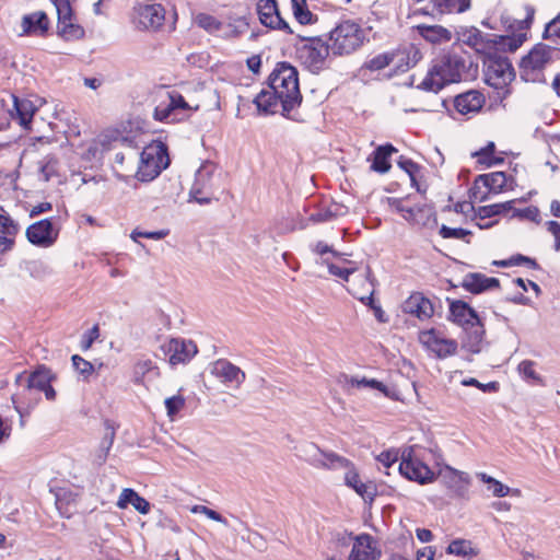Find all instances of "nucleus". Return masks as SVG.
<instances>
[{"mask_svg": "<svg viewBox=\"0 0 560 560\" xmlns=\"http://www.w3.org/2000/svg\"><path fill=\"white\" fill-rule=\"evenodd\" d=\"M471 62L456 52H450L435 60L418 89L438 93L445 85L463 80Z\"/></svg>", "mask_w": 560, "mask_h": 560, "instance_id": "f257e3e1", "label": "nucleus"}, {"mask_svg": "<svg viewBox=\"0 0 560 560\" xmlns=\"http://www.w3.org/2000/svg\"><path fill=\"white\" fill-rule=\"evenodd\" d=\"M268 86L277 90L283 116L288 117L291 110L300 106L302 94L299 88V72L289 62H279L276 66L268 78Z\"/></svg>", "mask_w": 560, "mask_h": 560, "instance_id": "f03ea898", "label": "nucleus"}, {"mask_svg": "<svg viewBox=\"0 0 560 560\" xmlns=\"http://www.w3.org/2000/svg\"><path fill=\"white\" fill-rule=\"evenodd\" d=\"M365 40V32L359 23L343 20L329 32V47L335 56L350 55Z\"/></svg>", "mask_w": 560, "mask_h": 560, "instance_id": "7ed1b4c3", "label": "nucleus"}, {"mask_svg": "<svg viewBox=\"0 0 560 560\" xmlns=\"http://www.w3.org/2000/svg\"><path fill=\"white\" fill-rule=\"evenodd\" d=\"M170 164L167 147L158 141L143 149L137 171V177L141 182L154 179Z\"/></svg>", "mask_w": 560, "mask_h": 560, "instance_id": "20e7f679", "label": "nucleus"}, {"mask_svg": "<svg viewBox=\"0 0 560 560\" xmlns=\"http://www.w3.org/2000/svg\"><path fill=\"white\" fill-rule=\"evenodd\" d=\"M555 52L559 54L560 49L542 43L536 44L530 51L521 59V78L527 82L538 81L542 70L552 61V55Z\"/></svg>", "mask_w": 560, "mask_h": 560, "instance_id": "39448f33", "label": "nucleus"}, {"mask_svg": "<svg viewBox=\"0 0 560 560\" xmlns=\"http://www.w3.org/2000/svg\"><path fill=\"white\" fill-rule=\"evenodd\" d=\"M483 66L486 82L494 89H503L515 78L509 58L498 51H487Z\"/></svg>", "mask_w": 560, "mask_h": 560, "instance_id": "423d86ee", "label": "nucleus"}, {"mask_svg": "<svg viewBox=\"0 0 560 560\" xmlns=\"http://www.w3.org/2000/svg\"><path fill=\"white\" fill-rule=\"evenodd\" d=\"M299 37L302 42V45L298 47L299 59L310 71L318 73L324 69L331 48L320 37Z\"/></svg>", "mask_w": 560, "mask_h": 560, "instance_id": "0eeeda50", "label": "nucleus"}, {"mask_svg": "<svg viewBox=\"0 0 560 560\" xmlns=\"http://www.w3.org/2000/svg\"><path fill=\"white\" fill-rule=\"evenodd\" d=\"M217 164L205 161L196 171L195 180L189 191V197L200 205H208L213 198L215 188L214 174Z\"/></svg>", "mask_w": 560, "mask_h": 560, "instance_id": "6e6552de", "label": "nucleus"}, {"mask_svg": "<svg viewBox=\"0 0 560 560\" xmlns=\"http://www.w3.org/2000/svg\"><path fill=\"white\" fill-rule=\"evenodd\" d=\"M300 452L301 458L315 468L347 469L351 465L349 459L334 452L324 451L314 443H306L302 445Z\"/></svg>", "mask_w": 560, "mask_h": 560, "instance_id": "1a4fd4ad", "label": "nucleus"}, {"mask_svg": "<svg viewBox=\"0 0 560 560\" xmlns=\"http://www.w3.org/2000/svg\"><path fill=\"white\" fill-rule=\"evenodd\" d=\"M337 547L348 548L351 546V552L347 560H377L378 553L372 547V537L368 534L355 538L352 535H342L335 541ZM329 560H342L340 557L332 556Z\"/></svg>", "mask_w": 560, "mask_h": 560, "instance_id": "9d476101", "label": "nucleus"}, {"mask_svg": "<svg viewBox=\"0 0 560 560\" xmlns=\"http://www.w3.org/2000/svg\"><path fill=\"white\" fill-rule=\"evenodd\" d=\"M533 19L534 9H529L526 18L517 22L520 33L512 35H493V38L488 40V51H498L501 55L506 51L514 52L526 40L525 31L530 27Z\"/></svg>", "mask_w": 560, "mask_h": 560, "instance_id": "9b49d317", "label": "nucleus"}, {"mask_svg": "<svg viewBox=\"0 0 560 560\" xmlns=\"http://www.w3.org/2000/svg\"><path fill=\"white\" fill-rule=\"evenodd\" d=\"M398 470L405 478L420 485L430 483L435 479L434 472L413 455L412 447L404 450Z\"/></svg>", "mask_w": 560, "mask_h": 560, "instance_id": "f8f14e48", "label": "nucleus"}, {"mask_svg": "<svg viewBox=\"0 0 560 560\" xmlns=\"http://www.w3.org/2000/svg\"><path fill=\"white\" fill-rule=\"evenodd\" d=\"M25 234L31 244L47 248L56 243L59 235V228L56 225L54 219H43L31 224L26 229Z\"/></svg>", "mask_w": 560, "mask_h": 560, "instance_id": "ddd939ff", "label": "nucleus"}, {"mask_svg": "<svg viewBox=\"0 0 560 560\" xmlns=\"http://www.w3.org/2000/svg\"><path fill=\"white\" fill-rule=\"evenodd\" d=\"M165 20V10L158 3H139L133 8V23L139 30H159Z\"/></svg>", "mask_w": 560, "mask_h": 560, "instance_id": "4468645a", "label": "nucleus"}, {"mask_svg": "<svg viewBox=\"0 0 560 560\" xmlns=\"http://www.w3.org/2000/svg\"><path fill=\"white\" fill-rule=\"evenodd\" d=\"M420 341L430 351H432L439 359H445L454 355L457 352L458 343L454 339H447L440 335L435 329L422 331L420 334Z\"/></svg>", "mask_w": 560, "mask_h": 560, "instance_id": "2eb2a0df", "label": "nucleus"}, {"mask_svg": "<svg viewBox=\"0 0 560 560\" xmlns=\"http://www.w3.org/2000/svg\"><path fill=\"white\" fill-rule=\"evenodd\" d=\"M257 12L262 25L273 30H282L289 34L293 33L289 24L280 16L276 0H259Z\"/></svg>", "mask_w": 560, "mask_h": 560, "instance_id": "dca6fc26", "label": "nucleus"}, {"mask_svg": "<svg viewBox=\"0 0 560 560\" xmlns=\"http://www.w3.org/2000/svg\"><path fill=\"white\" fill-rule=\"evenodd\" d=\"M439 477L442 483L452 491L453 495L465 498L470 483L468 474L445 466L440 470Z\"/></svg>", "mask_w": 560, "mask_h": 560, "instance_id": "f3484780", "label": "nucleus"}, {"mask_svg": "<svg viewBox=\"0 0 560 560\" xmlns=\"http://www.w3.org/2000/svg\"><path fill=\"white\" fill-rule=\"evenodd\" d=\"M163 349L170 354V363L172 365L186 363L198 352L194 341L180 338L171 339Z\"/></svg>", "mask_w": 560, "mask_h": 560, "instance_id": "a211bd4d", "label": "nucleus"}, {"mask_svg": "<svg viewBox=\"0 0 560 560\" xmlns=\"http://www.w3.org/2000/svg\"><path fill=\"white\" fill-rule=\"evenodd\" d=\"M52 375L50 370L45 366H39L31 374L20 373L15 377V383L23 386V390L32 394L33 390L40 392L44 387L51 382Z\"/></svg>", "mask_w": 560, "mask_h": 560, "instance_id": "6ab92c4d", "label": "nucleus"}, {"mask_svg": "<svg viewBox=\"0 0 560 560\" xmlns=\"http://www.w3.org/2000/svg\"><path fill=\"white\" fill-rule=\"evenodd\" d=\"M402 311L423 320L429 319L433 315L434 306L423 294L413 293L404 302Z\"/></svg>", "mask_w": 560, "mask_h": 560, "instance_id": "aec40b11", "label": "nucleus"}, {"mask_svg": "<svg viewBox=\"0 0 560 560\" xmlns=\"http://www.w3.org/2000/svg\"><path fill=\"white\" fill-rule=\"evenodd\" d=\"M9 100L11 107L8 108V112L11 117L18 119L24 128H28L36 112L34 104L30 100L19 98L14 94H10Z\"/></svg>", "mask_w": 560, "mask_h": 560, "instance_id": "412c9836", "label": "nucleus"}, {"mask_svg": "<svg viewBox=\"0 0 560 560\" xmlns=\"http://www.w3.org/2000/svg\"><path fill=\"white\" fill-rule=\"evenodd\" d=\"M462 287L472 294H479L487 290L499 288L500 281L497 278L487 277L480 272H469L464 277Z\"/></svg>", "mask_w": 560, "mask_h": 560, "instance_id": "4be33fe9", "label": "nucleus"}, {"mask_svg": "<svg viewBox=\"0 0 560 560\" xmlns=\"http://www.w3.org/2000/svg\"><path fill=\"white\" fill-rule=\"evenodd\" d=\"M212 374L221 378L222 382L234 384L236 387L245 381V373L225 359H220L213 363Z\"/></svg>", "mask_w": 560, "mask_h": 560, "instance_id": "5701e85b", "label": "nucleus"}, {"mask_svg": "<svg viewBox=\"0 0 560 560\" xmlns=\"http://www.w3.org/2000/svg\"><path fill=\"white\" fill-rule=\"evenodd\" d=\"M485 101L482 93L476 90H470L454 98V107L459 114L468 115L471 113H478L482 108Z\"/></svg>", "mask_w": 560, "mask_h": 560, "instance_id": "b1692460", "label": "nucleus"}, {"mask_svg": "<svg viewBox=\"0 0 560 560\" xmlns=\"http://www.w3.org/2000/svg\"><path fill=\"white\" fill-rule=\"evenodd\" d=\"M465 338L462 341V348L471 353H479L482 349L485 327L478 317L475 323L463 328Z\"/></svg>", "mask_w": 560, "mask_h": 560, "instance_id": "393cba45", "label": "nucleus"}, {"mask_svg": "<svg viewBox=\"0 0 560 560\" xmlns=\"http://www.w3.org/2000/svg\"><path fill=\"white\" fill-rule=\"evenodd\" d=\"M479 316L477 312L462 300H452L450 303L448 319L463 328L475 323Z\"/></svg>", "mask_w": 560, "mask_h": 560, "instance_id": "a878e982", "label": "nucleus"}, {"mask_svg": "<svg viewBox=\"0 0 560 560\" xmlns=\"http://www.w3.org/2000/svg\"><path fill=\"white\" fill-rule=\"evenodd\" d=\"M471 0H430L425 12L435 16L445 13H463L470 8Z\"/></svg>", "mask_w": 560, "mask_h": 560, "instance_id": "bb28decb", "label": "nucleus"}, {"mask_svg": "<svg viewBox=\"0 0 560 560\" xmlns=\"http://www.w3.org/2000/svg\"><path fill=\"white\" fill-rule=\"evenodd\" d=\"M116 505L120 510H125L128 505H132L136 511L143 515L148 514L151 509L150 502L131 488L122 489Z\"/></svg>", "mask_w": 560, "mask_h": 560, "instance_id": "cd10ccee", "label": "nucleus"}, {"mask_svg": "<svg viewBox=\"0 0 560 560\" xmlns=\"http://www.w3.org/2000/svg\"><path fill=\"white\" fill-rule=\"evenodd\" d=\"M18 232V223L9 215L0 213V254L12 248Z\"/></svg>", "mask_w": 560, "mask_h": 560, "instance_id": "c85d7f7f", "label": "nucleus"}, {"mask_svg": "<svg viewBox=\"0 0 560 560\" xmlns=\"http://www.w3.org/2000/svg\"><path fill=\"white\" fill-rule=\"evenodd\" d=\"M277 90L262 89L254 100L255 105L259 112L265 114H275L277 108L281 105V98L278 97Z\"/></svg>", "mask_w": 560, "mask_h": 560, "instance_id": "c756f323", "label": "nucleus"}, {"mask_svg": "<svg viewBox=\"0 0 560 560\" xmlns=\"http://www.w3.org/2000/svg\"><path fill=\"white\" fill-rule=\"evenodd\" d=\"M412 214L408 222L425 228H433L436 225V214L433 207L429 205H417L412 207Z\"/></svg>", "mask_w": 560, "mask_h": 560, "instance_id": "7c9ffc66", "label": "nucleus"}, {"mask_svg": "<svg viewBox=\"0 0 560 560\" xmlns=\"http://www.w3.org/2000/svg\"><path fill=\"white\" fill-rule=\"evenodd\" d=\"M396 151L390 143L377 147L373 152L371 170L381 174L387 173L392 166L389 156Z\"/></svg>", "mask_w": 560, "mask_h": 560, "instance_id": "2f4dec72", "label": "nucleus"}, {"mask_svg": "<svg viewBox=\"0 0 560 560\" xmlns=\"http://www.w3.org/2000/svg\"><path fill=\"white\" fill-rule=\"evenodd\" d=\"M404 60V51L395 50L380 54L364 63L370 71H380L388 67L390 63Z\"/></svg>", "mask_w": 560, "mask_h": 560, "instance_id": "473e14b6", "label": "nucleus"}, {"mask_svg": "<svg viewBox=\"0 0 560 560\" xmlns=\"http://www.w3.org/2000/svg\"><path fill=\"white\" fill-rule=\"evenodd\" d=\"M419 34L432 44L448 42L452 37L451 32L441 25H418Z\"/></svg>", "mask_w": 560, "mask_h": 560, "instance_id": "72a5a7b5", "label": "nucleus"}, {"mask_svg": "<svg viewBox=\"0 0 560 560\" xmlns=\"http://www.w3.org/2000/svg\"><path fill=\"white\" fill-rule=\"evenodd\" d=\"M345 481L347 486L351 487L364 500H373L375 495V487L372 483L362 482L354 470L347 471Z\"/></svg>", "mask_w": 560, "mask_h": 560, "instance_id": "f704fd0d", "label": "nucleus"}, {"mask_svg": "<svg viewBox=\"0 0 560 560\" xmlns=\"http://www.w3.org/2000/svg\"><path fill=\"white\" fill-rule=\"evenodd\" d=\"M22 28L26 34L40 31L42 33L48 30V18L45 12L38 11L32 14L24 15L22 19Z\"/></svg>", "mask_w": 560, "mask_h": 560, "instance_id": "c9c22d12", "label": "nucleus"}, {"mask_svg": "<svg viewBox=\"0 0 560 560\" xmlns=\"http://www.w3.org/2000/svg\"><path fill=\"white\" fill-rule=\"evenodd\" d=\"M481 183L485 187L492 192H500L504 189L508 183V176L504 172H493L490 174L479 175L475 180V186Z\"/></svg>", "mask_w": 560, "mask_h": 560, "instance_id": "e433bc0d", "label": "nucleus"}, {"mask_svg": "<svg viewBox=\"0 0 560 560\" xmlns=\"http://www.w3.org/2000/svg\"><path fill=\"white\" fill-rule=\"evenodd\" d=\"M293 14L300 24H312L318 21L306 5V0H291Z\"/></svg>", "mask_w": 560, "mask_h": 560, "instance_id": "4c0bfd02", "label": "nucleus"}, {"mask_svg": "<svg viewBox=\"0 0 560 560\" xmlns=\"http://www.w3.org/2000/svg\"><path fill=\"white\" fill-rule=\"evenodd\" d=\"M477 478H479L483 483L488 485V490L491 491L493 497L503 498L506 497L511 491L508 486L503 485L501 481L487 475L486 472H478Z\"/></svg>", "mask_w": 560, "mask_h": 560, "instance_id": "58836bf2", "label": "nucleus"}, {"mask_svg": "<svg viewBox=\"0 0 560 560\" xmlns=\"http://www.w3.org/2000/svg\"><path fill=\"white\" fill-rule=\"evenodd\" d=\"M513 203H514V201L511 200V201L501 202V203L482 206V207L478 208L477 215L480 219H487V218L500 215V214H503V213L510 211L513 208Z\"/></svg>", "mask_w": 560, "mask_h": 560, "instance_id": "ea45409f", "label": "nucleus"}, {"mask_svg": "<svg viewBox=\"0 0 560 560\" xmlns=\"http://www.w3.org/2000/svg\"><path fill=\"white\" fill-rule=\"evenodd\" d=\"M464 42L474 47L477 51H485V54L488 51V40L485 42V37L482 33L476 28L471 27L470 30L466 31L464 34Z\"/></svg>", "mask_w": 560, "mask_h": 560, "instance_id": "a19ab883", "label": "nucleus"}, {"mask_svg": "<svg viewBox=\"0 0 560 560\" xmlns=\"http://www.w3.org/2000/svg\"><path fill=\"white\" fill-rule=\"evenodd\" d=\"M446 552L450 555H456L465 558H471L477 555V551L472 548L471 542L465 539H455L453 540Z\"/></svg>", "mask_w": 560, "mask_h": 560, "instance_id": "79ce46f5", "label": "nucleus"}, {"mask_svg": "<svg viewBox=\"0 0 560 560\" xmlns=\"http://www.w3.org/2000/svg\"><path fill=\"white\" fill-rule=\"evenodd\" d=\"M153 117L158 121H176L182 119V117L175 113L168 101L166 103L163 102L159 104L154 108Z\"/></svg>", "mask_w": 560, "mask_h": 560, "instance_id": "37998d69", "label": "nucleus"}, {"mask_svg": "<svg viewBox=\"0 0 560 560\" xmlns=\"http://www.w3.org/2000/svg\"><path fill=\"white\" fill-rule=\"evenodd\" d=\"M495 150V144L493 142H488V144L480 149L478 152L474 153V156L479 158V162L486 164L487 166H492L497 164L503 163L502 158H494L493 153Z\"/></svg>", "mask_w": 560, "mask_h": 560, "instance_id": "c03bdc74", "label": "nucleus"}, {"mask_svg": "<svg viewBox=\"0 0 560 560\" xmlns=\"http://www.w3.org/2000/svg\"><path fill=\"white\" fill-rule=\"evenodd\" d=\"M350 383L352 386H357V387H371L373 389H377L387 397L393 396V390L390 388H388L385 384H383L382 382H378L375 378H371V380H368L365 377H363L361 380L351 378Z\"/></svg>", "mask_w": 560, "mask_h": 560, "instance_id": "a18cd8bd", "label": "nucleus"}, {"mask_svg": "<svg viewBox=\"0 0 560 560\" xmlns=\"http://www.w3.org/2000/svg\"><path fill=\"white\" fill-rule=\"evenodd\" d=\"M249 28V24L247 23L246 19L240 18L234 20L233 22L229 23L223 31V35L226 37H238L245 32H247Z\"/></svg>", "mask_w": 560, "mask_h": 560, "instance_id": "49530a36", "label": "nucleus"}, {"mask_svg": "<svg viewBox=\"0 0 560 560\" xmlns=\"http://www.w3.org/2000/svg\"><path fill=\"white\" fill-rule=\"evenodd\" d=\"M542 37L560 45V15L558 14L545 27Z\"/></svg>", "mask_w": 560, "mask_h": 560, "instance_id": "de8ad7c7", "label": "nucleus"}, {"mask_svg": "<svg viewBox=\"0 0 560 560\" xmlns=\"http://www.w3.org/2000/svg\"><path fill=\"white\" fill-rule=\"evenodd\" d=\"M58 33L67 39L80 38L83 36L84 31L81 26L73 24L71 20L69 22L58 25Z\"/></svg>", "mask_w": 560, "mask_h": 560, "instance_id": "09e8293b", "label": "nucleus"}, {"mask_svg": "<svg viewBox=\"0 0 560 560\" xmlns=\"http://www.w3.org/2000/svg\"><path fill=\"white\" fill-rule=\"evenodd\" d=\"M58 13V25L69 22L72 18V9L68 0H56L55 2Z\"/></svg>", "mask_w": 560, "mask_h": 560, "instance_id": "8fccbe9b", "label": "nucleus"}, {"mask_svg": "<svg viewBox=\"0 0 560 560\" xmlns=\"http://www.w3.org/2000/svg\"><path fill=\"white\" fill-rule=\"evenodd\" d=\"M198 25L206 31L215 32L220 31L222 23L219 22L214 16L209 14H199L197 18Z\"/></svg>", "mask_w": 560, "mask_h": 560, "instance_id": "3c124183", "label": "nucleus"}, {"mask_svg": "<svg viewBox=\"0 0 560 560\" xmlns=\"http://www.w3.org/2000/svg\"><path fill=\"white\" fill-rule=\"evenodd\" d=\"M398 165L400 168H402L410 177L411 184L413 186L417 185L416 175L420 170V166L415 163L412 160L406 159L404 156H400L398 161Z\"/></svg>", "mask_w": 560, "mask_h": 560, "instance_id": "603ef678", "label": "nucleus"}, {"mask_svg": "<svg viewBox=\"0 0 560 560\" xmlns=\"http://www.w3.org/2000/svg\"><path fill=\"white\" fill-rule=\"evenodd\" d=\"M322 264H325L328 267L330 275L338 277L345 281H348L349 277L355 271V268H341L332 262H329L325 258L322 259Z\"/></svg>", "mask_w": 560, "mask_h": 560, "instance_id": "864d4df0", "label": "nucleus"}, {"mask_svg": "<svg viewBox=\"0 0 560 560\" xmlns=\"http://www.w3.org/2000/svg\"><path fill=\"white\" fill-rule=\"evenodd\" d=\"M71 360H72V364H73L74 369L84 377H88L93 373L94 368H93L92 363L86 361L79 354L72 355Z\"/></svg>", "mask_w": 560, "mask_h": 560, "instance_id": "5fc2aeb1", "label": "nucleus"}, {"mask_svg": "<svg viewBox=\"0 0 560 560\" xmlns=\"http://www.w3.org/2000/svg\"><path fill=\"white\" fill-rule=\"evenodd\" d=\"M439 233L443 238H464L471 234L470 231L463 228H450L445 224L441 226Z\"/></svg>", "mask_w": 560, "mask_h": 560, "instance_id": "6e6d98bb", "label": "nucleus"}, {"mask_svg": "<svg viewBox=\"0 0 560 560\" xmlns=\"http://www.w3.org/2000/svg\"><path fill=\"white\" fill-rule=\"evenodd\" d=\"M462 385L464 386H475L482 390L483 393H492L497 392L499 388V384L497 382H490L487 384L480 383L478 380L469 377L462 381Z\"/></svg>", "mask_w": 560, "mask_h": 560, "instance_id": "4d7b16f0", "label": "nucleus"}, {"mask_svg": "<svg viewBox=\"0 0 560 560\" xmlns=\"http://www.w3.org/2000/svg\"><path fill=\"white\" fill-rule=\"evenodd\" d=\"M168 102L171 106L174 108L175 113L178 114L179 110H189L190 106L185 101L182 94L178 92L167 93Z\"/></svg>", "mask_w": 560, "mask_h": 560, "instance_id": "13d9d810", "label": "nucleus"}, {"mask_svg": "<svg viewBox=\"0 0 560 560\" xmlns=\"http://www.w3.org/2000/svg\"><path fill=\"white\" fill-rule=\"evenodd\" d=\"M185 405V400L182 396H173L165 399V407L168 417H174Z\"/></svg>", "mask_w": 560, "mask_h": 560, "instance_id": "bf43d9fd", "label": "nucleus"}, {"mask_svg": "<svg viewBox=\"0 0 560 560\" xmlns=\"http://www.w3.org/2000/svg\"><path fill=\"white\" fill-rule=\"evenodd\" d=\"M514 217L526 219L533 222H539V209L535 206H529L525 209L515 210Z\"/></svg>", "mask_w": 560, "mask_h": 560, "instance_id": "052dcab7", "label": "nucleus"}, {"mask_svg": "<svg viewBox=\"0 0 560 560\" xmlns=\"http://www.w3.org/2000/svg\"><path fill=\"white\" fill-rule=\"evenodd\" d=\"M520 373L527 380L538 381L539 376L536 374L534 370V362L529 360H524L518 364Z\"/></svg>", "mask_w": 560, "mask_h": 560, "instance_id": "680f3d73", "label": "nucleus"}, {"mask_svg": "<svg viewBox=\"0 0 560 560\" xmlns=\"http://www.w3.org/2000/svg\"><path fill=\"white\" fill-rule=\"evenodd\" d=\"M168 235V230H159L152 232H140L135 230L131 233V238L137 241V237L152 238V240H162Z\"/></svg>", "mask_w": 560, "mask_h": 560, "instance_id": "e2e57ef3", "label": "nucleus"}, {"mask_svg": "<svg viewBox=\"0 0 560 560\" xmlns=\"http://www.w3.org/2000/svg\"><path fill=\"white\" fill-rule=\"evenodd\" d=\"M389 205L397 212L401 213L402 218L408 221L410 214H412V207H408L405 205L402 199L393 198L389 199Z\"/></svg>", "mask_w": 560, "mask_h": 560, "instance_id": "0e129e2a", "label": "nucleus"}, {"mask_svg": "<svg viewBox=\"0 0 560 560\" xmlns=\"http://www.w3.org/2000/svg\"><path fill=\"white\" fill-rule=\"evenodd\" d=\"M247 541L256 549L262 551V550H266L267 548V541L265 540V538L262 537L261 534H259L258 532L256 530H250L248 532V535H247Z\"/></svg>", "mask_w": 560, "mask_h": 560, "instance_id": "69168bd1", "label": "nucleus"}, {"mask_svg": "<svg viewBox=\"0 0 560 560\" xmlns=\"http://www.w3.org/2000/svg\"><path fill=\"white\" fill-rule=\"evenodd\" d=\"M412 51H413L412 59H410L409 54H406L404 51V60L402 61H398L397 65H396V69L398 71L405 72L410 67H413L417 63V61H418L417 56L419 55V51L416 50V49H412Z\"/></svg>", "mask_w": 560, "mask_h": 560, "instance_id": "338daca9", "label": "nucleus"}, {"mask_svg": "<svg viewBox=\"0 0 560 560\" xmlns=\"http://www.w3.org/2000/svg\"><path fill=\"white\" fill-rule=\"evenodd\" d=\"M546 225L548 232L555 237V249L560 250V223L557 221H548Z\"/></svg>", "mask_w": 560, "mask_h": 560, "instance_id": "774afa93", "label": "nucleus"}]
</instances>
